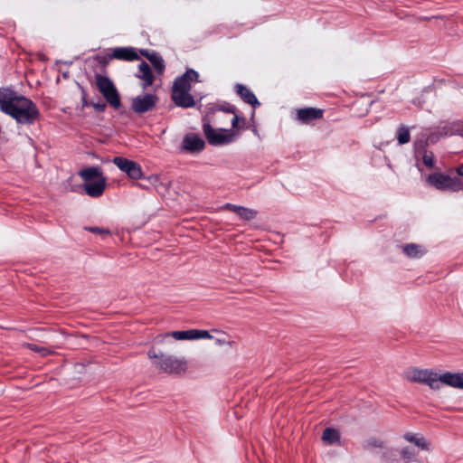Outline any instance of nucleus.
<instances>
[{"instance_id":"14","label":"nucleus","mask_w":463,"mask_h":463,"mask_svg":"<svg viewBox=\"0 0 463 463\" xmlns=\"http://www.w3.org/2000/svg\"><path fill=\"white\" fill-rule=\"evenodd\" d=\"M107 179L99 178L93 182L84 183L85 193L93 198L99 197L103 194L106 188Z\"/></svg>"},{"instance_id":"36","label":"nucleus","mask_w":463,"mask_h":463,"mask_svg":"<svg viewBox=\"0 0 463 463\" xmlns=\"http://www.w3.org/2000/svg\"><path fill=\"white\" fill-rule=\"evenodd\" d=\"M449 83V80H447V79H437L434 80V84L437 85L438 87L440 85H446Z\"/></svg>"},{"instance_id":"3","label":"nucleus","mask_w":463,"mask_h":463,"mask_svg":"<svg viewBox=\"0 0 463 463\" xmlns=\"http://www.w3.org/2000/svg\"><path fill=\"white\" fill-rule=\"evenodd\" d=\"M147 356L152 360L153 365L160 372L168 374H181L187 370V361L184 357H177L162 352L150 349Z\"/></svg>"},{"instance_id":"6","label":"nucleus","mask_w":463,"mask_h":463,"mask_svg":"<svg viewBox=\"0 0 463 463\" xmlns=\"http://www.w3.org/2000/svg\"><path fill=\"white\" fill-rule=\"evenodd\" d=\"M203 129L209 144L213 146L227 145L233 142L237 137V135L232 130L213 128L208 118L204 120Z\"/></svg>"},{"instance_id":"37","label":"nucleus","mask_w":463,"mask_h":463,"mask_svg":"<svg viewBox=\"0 0 463 463\" xmlns=\"http://www.w3.org/2000/svg\"><path fill=\"white\" fill-rule=\"evenodd\" d=\"M139 52H140L141 55L145 56L147 60H148V57H150L151 54H152V52H149L146 49H141L139 51Z\"/></svg>"},{"instance_id":"15","label":"nucleus","mask_w":463,"mask_h":463,"mask_svg":"<svg viewBox=\"0 0 463 463\" xmlns=\"http://www.w3.org/2000/svg\"><path fill=\"white\" fill-rule=\"evenodd\" d=\"M196 82H201L199 73L193 69H188L183 75L175 80L172 87H191L193 83Z\"/></svg>"},{"instance_id":"5","label":"nucleus","mask_w":463,"mask_h":463,"mask_svg":"<svg viewBox=\"0 0 463 463\" xmlns=\"http://www.w3.org/2000/svg\"><path fill=\"white\" fill-rule=\"evenodd\" d=\"M430 185L437 190L459 192L463 191V180L443 173H433L427 177Z\"/></svg>"},{"instance_id":"33","label":"nucleus","mask_w":463,"mask_h":463,"mask_svg":"<svg viewBox=\"0 0 463 463\" xmlns=\"http://www.w3.org/2000/svg\"><path fill=\"white\" fill-rule=\"evenodd\" d=\"M146 181L147 184L153 187H157V185L160 184V178L157 175H151L146 178Z\"/></svg>"},{"instance_id":"32","label":"nucleus","mask_w":463,"mask_h":463,"mask_svg":"<svg viewBox=\"0 0 463 463\" xmlns=\"http://www.w3.org/2000/svg\"><path fill=\"white\" fill-rule=\"evenodd\" d=\"M96 59L103 67H106L114 57H112L111 52L104 55H98Z\"/></svg>"},{"instance_id":"17","label":"nucleus","mask_w":463,"mask_h":463,"mask_svg":"<svg viewBox=\"0 0 463 463\" xmlns=\"http://www.w3.org/2000/svg\"><path fill=\"white\" fill-rule=\"evenodd\" d=\"M137 77L141 79L144 82V87H148L153 84L154 81V75L152 72V70L148 63L142 61L138 65V70L137 72Z\"/></svg>"},{"instance_id":"22","label":"nucleus","mask_w":463,"mask_h":463,"mask_svg":"<svg viewBox=\"0 0 463 463\" xmlns=\"http://www.w3.org/2000/svg\"><path fill=\"white\" fill-rule=\"evenodd\" d=\"M237 93L244 102L250 104L254 108L260 106L258 99L250 89H237Z\"/></svg>"},{"instance_id":"39","label":"nucleus","mask_w":463,"mask_h":463,"mask_svg":"<svg viewBox=\"0 0 463 463\" xmlns=\"http://www.w3.org/2000/svg\"><path fill=\"white\" fill-rule=\"evenodd\" d=\"M138 185H139L140 187H142V188H148V185H149V184H138Z\"/></svg>"},{"instance_id":"20","label":"nucleus","mask_w":463,"mask_h":463,"mask_svg":"<svg viewBox=\"0 0 463 463\" xmlns=\"http://www.w3.org/2000/svg\"><path fill=\"white\" fill-rule=\"evenodd\" d=\"M99 90L111 106L116 109L120 106L119 96L117 89H99Z\"/></svg>"},{"instance_id":"30","label":"nucleus","mask_w":463,"mask_h":463,"mask_svg":"<svg viewBox=\"0 0 463 463\" xmlns=\"http://www.w3.org/2000/svg\"><path fill=\"white\" fill-rule=\"evenodd\" d=\"M96 87H115L113 82L106 76L96 74Z\"/></svg>"},{"instance_id":"18","label":"nucleus","mask_w":463,"mask_h":463,"mask_svg":"<svg viewBox=\"0 0 463 463\" xmlns=\"http://www.w3.org/2000/svg\"><path fill=\"white\" fill-rule=\"evenodd\" d=\"M79 175L83 179L84 183L93 182L99 178H105L100 168L96 166L82 169L79 172Z\"/></svg>"},{"instance_id":"26","label":"nucleus","mask_w":463,"mask_h":463,"mask_svg":"<svg viewBox=\"0 0 463 463\" xmlns=\"http://www.w3.org/2000/svg\"><path fill=\"white\" fill-rule=\"evenodd\" d=\"M236 214L242 220L250 221L256 217L257 211L250 208L240 206Z\"/></svg>"},{"instance_id":"21","label":"nucleus","mask_w":463,"mask_h":463,"mask_svg":"<svg viewBox=\"0 0 463 463\" xmlns=\"http://www.w3.org/2000/svg\"><path fill=\"white\" fill-rule=\"evenodd\" d=\"M148 61L151 62L156 73L157 75H162L165 69V64L161 57V55L156 52H152L150 57H148Z\"/></svg>"},{"instance_id":"29","label":"nucleus","mask_w":463,"mask_h":463,"mask_svg":"<svg viewBox=\"0 0 463 463\" xmlns=\"http://www.w3.org/2000/svg\"><path fill=\"white\" fill-rule=\"evenodd\" d=\"M28 347L31 350L39 353L42 356H47V355L54 353V351L51 348H48L45 346H39V345H33V344H29Z\"/></svg>"},{"instance_id":"4","label":"nucleus","mask_w":463,"mask_h":463,"mask_svg":"<svg viewBox=\"0 0 463 463\" xmlns=\"http://www.w3.org/2000/svg\"><path fill=\"white\" fill-rule=\"evenodd\" d=\"M437 373L438 371L434 369L412 367L403 373V378L410 383L425 384L430 390L438 391Z\"/></svg>"},{"instance_id":"2","label":"nucleus","mask_w":463,"mask_h":463,"mask_svg":"<svg viewBox=\"0 0 463 463\" xmlns=\"http://www.w3.org/2000/svg\"><path fill=\"white\" fill-rule=\"evenodd\" d=\"M0 109L20 124H32L39 117L35 104L12 89H0Z\"/></svg>"},{"instance_id":"12","label":"nucleus","mask_w":463,"mask_h":463,"mask_svg":"<svg viewBox=\"0 0 463 463\" xmlns=\"http://www.w3.org/2000/svg\"><path fill=\"white\" fill-rule=\"evenodd\" d=\"M190 89H172V98L178 107L191 108L195 105L194 96L189 92Z\"/></svg>"},{"instance_id":"11","label":"nucleus","mask_w":463,"mask_h":463,"mask_svg":"<svg viewBox=\"0 0 463 463\" xmlns=\"http://www.w3.org/2000/svg\"><path fill=\"white\" fill-rule=\"evenodd\" d=\"M204 141L198 136L193 133L184 136L181 149L189 153H198L204 148Z\"/></svg>"},{"instance_id":"23","label":"nucleus","mask_w":463,"mask_h":463,"mask_svg":"<svg viewBox=\"0 0 463 463\" xmlns=\"http://www.w3.org/2000/svg\"><path fill=\"white\" fill-rule=\"evenodd\" d=\"M322 439L328 445L338 443L340 440V434L335 429L327 428L324 430Z\"/></svg>"},{"instance_id":"40","label":"nucleus","mask_w":463,"mask_h":463,"mask_svg":"<svg viewBox=\"0 0 463 463\" xmlns=\"http://www.w3.org/2000/svg\"><path fill=\"white\" fill-rule=\"evenodd\" d=\"M234 87L240 88V87H244V86H243V85H241V84H239V83H238V84H236Z\"/></svg>"},{"instance_id":"25","label":"nucleus","mask_w":463,"mask_h":463,"mask_svg":"<svg viewBox=\"0 0 463 463\" xmlns=\"http://www.w3.org/2000/svg\"><path fill=\"white\" fill-rule=\"evenodd\" d=\"M415 157L417 160L421 158L424 165H426L428 168H432L434 166V155L430 151H417Z\"/></svg>"},{"instance_id":"27","label":"nucleus","mask_w":463,"mask_h":463,"mask_svg":"<svg viewBox=\"0 0 463 463\" xmlns=\"http://www.w3.org/2000/svg\"><path fill=\"white\" fill-rule=\"evenodd\" d=\"M411 139L409 128L400 127L397 131V140L400 145L407 144Z\"/></svg>"},{"instance_id":"19","label":"nucleus","mask_w":463,"mask_h":463,"mask_svg":"<svg viewBox=\"0 0 463 463\" xmlns=\"http://www.w3.org/2000/svg\"><path fill=\"white\" fill-rule=\"evenodd\" d=\"M223 112H228V113H232V114H234L232 119V126L233 128H240V121H241L242 123H244V119L243 118H240L238 115L235 114V109L233 106L232 105H226V106H222L219 109H217L215 112H214V118L215 119H219Z\"/></svg>"},{"instance_id":"28","label":"nucleus","mask_w":463,"mask_h":463,"mask_svg":"<svg viewBox=\"0 0 463 463\" xmlns=\"http://www.w3.org/2000/svg\"><path fill=\"white\" fill-rule=\"evenodd\" d=\"M82 101H83V107L92 106L98 111H103L106 108V104L102 101L94 102L91 100H88L87 96L84 92L82 94Z\"/></svg>"},{"instance_id":"24","label":"nucleus","mask_w":463,"mask_h":463,"mask_svg":"<svg viewBox=\"0 0 463 463\" xmlns=\"http://www.w3.org/2000/svg\"><path fill=\"white\" fill-rule=\"evenodd\" d=\"M403 252L410 258H419L425 253V250L417 244H407L402 247Z\"/></svg>"},{"instance_id":"8","label":"nucleus","mask_w":463,"mask_h":463,"mask_svg":"<svg viewBox=\"0 0 463 463\" xmlns=\"http://www.w3.org/2000/svg\"><path fill=\"white\" fill-rule=\"evenodd\" d=\"M437 383L438 391L441 389L442 385H446L454 389L463 390V371H438Z\"/></svg>"},{"instance_id":"38","label":"nucleus","mask_w":463,"mask_h":463,"mask_svg":"<svg viewBox=\"0 0 463 463\" xmlns=\"http://www.w3.org/2000/svg\"><path fill=\"white\" fill-rule=\"evenodd\" d=\"M455 171L458 175L463 176V165L457 167Z\"/></svg>"},{"instance_id":"7","label":"nucleus","mask_w":463,"mask_h":463,"mask_svg":"<svg viewBox=\"0 0 463 463\" xmlns=\"http://www.w3.org/2000/svg\"><path fill=\"white\" fill-rule=\"evenodd\" d=\"M172 336L175 340H197L202 338H213V335L207 330L202 329H190L185 331H172L165 334L158 335L156 337V343H163L166 338Z\"/></svg>"},{"instance_id":"31","label":"nucleus","mask_w":463,"mask_h":463,"mask_svg":"<svg viewBox=\"0 0 463 463\" xmlns=\"http://www.w3.org/2000/svg\"><path fill=\"white\" fill-rule=\"evenodd\" d=\"M212 339H213L215 344L217 345H220V346H222V345H229V346H231L233 344V341H232L229 337H227L225 335H222L221 337H214L213 335Z\"/></svg>"},{"instance_id":"34","label":"nucleus","mask_w":463,"mask_h":463,"mask_svg":"<svg viewBox=\"0 0 463 463\" xmlns=\"http://www.w3.org/2000/svg\"><path fill=\"white\" fill-rule=\"evenodd\" d=\"M88 230L93 233H98L101 235H109L110 232L107 229L99 228V227H90Z\"/></svg>"},{"instance_id":"35","label":"nucleus","mask_w":463,"mask_h":463,"mask_svg":"<svg viewBox=\"0 0 463 463\" xmlns=\"http://www.w3.org/2000/svg\"><path fill=\"white\" fill-rule=\"evenodd\" d=\"M239 207H240L239 205H235V204H232V203H226L222 206L223 209L232 211L235 213L238 212L237 209H239Z\"/></svg>"},{"instance_id":"9","label":"nucleus","mask_w":463,"mask_h":463,"mask_svg":"<svg viewBox=\"0 0 463 463\" xmlns=\"http://www.w3.org/2000/svg\"><path fill=\"white\" fill-rule=\"evenodd\" d=\"M112 162L130 179L138 180L143 178L142 168L138 163L122 156L114 157Z\"/></svg>"},{"instance_id":"13","label":"nucleus","mask_w":463,"mask_h":463,"mask_svg":"<svg viewBox=\"0 0 463 463\" xmlns=\"http://www.w3.org/2000/svg\"><path fill=\"white\" fill-rule=\"evenodd\" d=\"M323 117V110L316 108H304L297 110L296 119L301 124H311Z\"/></svg>"},{"instance_id":"1","label":"nucleus","mask_w":463,"mask_h":463,"mask_svg":"<svg viewBox=\"0 0 463 463\" xmlns=\"http://www.w3.org/2000/svg\"><path fill=\"white\" fill-rule=\"evenodd\" d=\"M370 449L375 451L383 463H412L416 461L418 451H431L432 444L424 435L419 432L405 431L397 438V446L385 448L384 442L378 439H371L367 442Z\"/></svg>"},{"instance_id":"16","label":"nucleus","mask_w":463,"mask_h":463,"mask_svg":"<svg viewBox=\"0 0 463 463\" xmlns=\"http://www.w3.org/2000/svg\"><path fill=\"white\" fill-rule=\"evenodd\" d=\"M112 57L117 60L121 61H137L139 60V56L133 47H117L114 48L112 51Z\"/></svg>"},{"instance_id":"10","label":"nucleus","mask_w":463,"mask_h":463,"mask_svg":"<svg viewBox=\"0 0 463 463\" xmlns=\"http://www.w3.org/2000/svg\"><path fill=\"white\" fill-rule=\"evenodd\" d=\"M157 102V97L153 94H141L137 96L132 100V109L137 113L142 114L153 109Z\"/></svg>"}]
</instances>
